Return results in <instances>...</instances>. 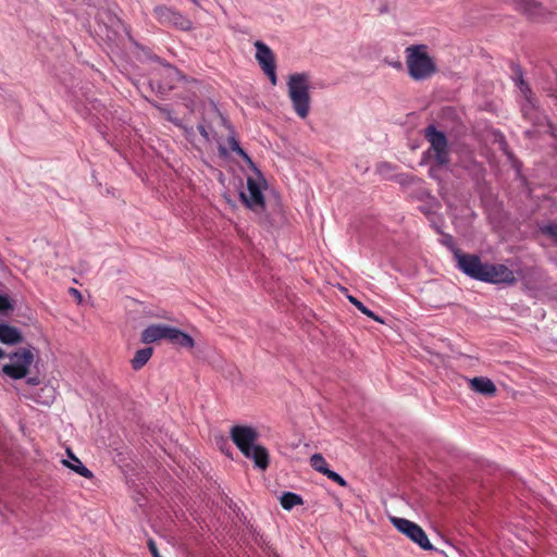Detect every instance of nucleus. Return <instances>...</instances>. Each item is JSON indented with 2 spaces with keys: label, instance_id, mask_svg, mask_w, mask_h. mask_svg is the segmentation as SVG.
<instances>
[{
  "label": "nucleus",
  "instance_id": "f257e3e1",
  "mask_svg": "<svg viewBox=\"0 0 557 557\" xmlns=\"http://www.w3.org/2000/svg\"><path fill=\"white\" fill-rule=\"evenodd\" d=\"M458 269L471 278L492 284H513L516 276L512 270L505 264L482 262L478 255L466 253L459 249L454 250Z\"/></svg>",
  "mask_w": 557,
  "mask_h": 557
},
{
  "label": "nucleus",
  "instance_id": "f03ea898",
  "mask_svg": "<svg viewBox=\"0 0 557 557\" xmlns=\"http://www.w3.org/2000/svg\"><path fill=\"white\" fill-rule=\"evenodd\" d=\"M309 88V75L307 73H295L288 76V97L294 111L300 119H306L310 112L311 97Z\"/></svg>",
  "mask_w": 557,
  "mask_h": 557
},
{
  "label": "nucleus",
  "instance_id": "7ed1b4c3",
  "mask_svg": "<svg viewBox=\"0 0 557 557\" xmlns=\"http://www.w3.org/2000/svg\"><path fill=\"white\" fill-rule=\"evenodd\" d=\"M406 52L408 73L414 81L426 79L436 72V65L426 53L424 46H410Z\"/></svg>",
  "mask_w": 557,
  "mask_h": 557
},
{
  "label": "nucleus",
  "instance_id": "20e7f679",
  "mask_svg": "<svg viewBox=\"0 0 557 557\" xmlns=\"http://www.w3.org/2000/svg\"><path fill=\"white\" fill-rule=\"evenodd\" d=\"M424 137L430 144L425 154L433 158L437 166L447 165L450 158L446 135L438 131L434 125H429L424 129Z\"/></svg>",
  "mask_w": 557,
  "mask_h": 557
},
{
  "label": "nucleus",
  "instance_id": "39448f33",
  "mask_svg": "<svg viewBox=\"0 0 557 557\" xmlns=\"http://www.w3.org/2000/svg\"><path fill=\"white\" fill-rule=\"evenodd\" d=\"M391 521L399 532L409 537L413 543L418 544L422 549H433L426 533L420 525L405 518L393 517Z\"/></svg>",
  "mask_w": 557,
  "mask_h": 557
},
{
  "label": "nucleus",
  "instance_id": "423d86ee",
  "mask_svg": "<svg viewBox=\"0 0 557 557\" xmlns=\"http://www.w3.org/2000/svg\"><path fill=\"white\" fill-rule=\"evenodd\" d=\"M33 360V352L29 349H22L10 356V363L4 364L2 371L13 379H22L27 374Z\"/></svg>",
  "mask_w": 557,
  "mask_h": 557
},
{
  "label": "nucleus",
  "instance_id": "0eeeda50",
  "mask_svg": "<svg viewBox=\"0 0 557 557\" xmlns=\"http://www.w3.org/2000/svg\"><path fill=\"white\" fill-rule=\"evenodd\" d=\"M153 14L158 22L163 25L173 26L181 30L193 28V23L188 17L169 7L158 5L153 9Z\"/></svg>",
  "mask_w": 557,
  "mask_h": 557
},
{
  "label": "nucleus",
  "instance_id": "6e6552de",
  "mask_svg": "<svg viewBox=\"0 0 557 557\" xmlns=\"http://www.w3.org/2000/svg\"><path fill=\"white\" fill-rule=\"evenodd\" d=\"M230 436L236 447L244 456H249V448H252L259 437L257 430L249 425H234Z\"/></svg>",
  "mask_w": 557,
  "mask_h": 557
},
{
  "label": "nucleus",
  "instance_id": "1a4fd4ad",
  "mask_svg": "<svg viewBox=\"0 0 557 557\" xmlns=\"http://www.w3.org/2000/svg\"><path fill=\"white\" fill-rule=\"evenodd\" d=\"M257 49L256 59L263 70L264 74L269 77L272 85H276L277 77L275 73V57L272 50L262 41H256Z\"/></svg>",
  "mask_w": 557,
  "mask_h": 557
},
{
  "label": "nucleus",
  "instance_id": "9d476101",
  "mask_svg": "<svg viewBox=\"0 0 557 557\" xmlns=\"http://www.w3.org/2000/svg\"><path fill=\"white\" fill-rule=\"evenodd\" d=\"M517 85L525 97V103L522 106L523 116L535 125H542L547 121V117L539 112L533 101L531 89L521 76L519 77Z\"/></svg>",
  "mask_w": 557,
  "mask_h": 557
},
{
  "label": "nucleus",
  "instance_id": "9b49d317",
  "mask_svg": "<svg viewBox=\"0 0 557 557\" xmlns=\"http://www.w3.org/2000/svg\"><path fill=\"white\" fill-rule=\"evenodd\" d=\"M240 198L248 208L255 211L264 208V197L260 185L252 177L247 178V193H240Z\"/></svg>",
  "mask_w": 557,
  "mask_h": 557
},
{
  "label": "nucleus",
  "instance_id": "f8f14e48",
  "mask_svg": "<svg viewBox=\"0 0 557 557\" xmlns=\"http://www.w3.org/2000/svg\"><path fill=\"white\" fill-rule=\"evenodd\" d=\"M169 325L151 324L141 332V342L151 344L160 339H168Z\"/></svg>",
  "mask_w": 557,
  "mask_h": 557
},
{
  "label": "nucleus",
  "instance_id": "ddd939ff",
  "mask_svg": "<svg viewBox=\"0 0 557 557\" xmlns=\"http://www.w3.org/2000/svg\"><path fill=\"white\" fill-rule=\"evenodd\" d=\"M168 332V341L171 344L183 348H193L195 346V341L187 333L172 326H170Z\"/></svg>",
  "mask_w": 557,
  "mask_h": 557
},
{
  "label": "nucleus",
  "instance_id": "4468645a",
  "mask_svg": "<svg viewBox=\"0 0 557 557\" xmlns=\"http://www.w3.org/2000/svg\"><path fill=\"white\" fill-rule=\"evenodd\" d=\"M245 457L252 459L255 466L261 470H265L269 467L268 449L261 445H255L252 448H249V456Z\"/></svg>",
  "mask_w": 557,
  "mask_h": 557
},
{
  "label": "nucleus",
  "instance_id": "2eb2a0df",
  "mask_svg": "<svg viewBox=\"0 0 557 557\" xmlns=\"http://www.w3.org/2000/svg\"><path fill=\"white\" fill-rule=\"evenodd\" d=\"M23 339L18 329L7 323H0V342L8 345L21 343Z\"/></svg>",
  "mask_w": 557,
  "mask_h": 557
},
{
  "label": "nucleus",
  "instance_id": "dca6fc26",
  "mask_svg": "<svg viewBox=\"0 0 557 557\" xmlns=\"http://www.w3.org/2000/svg\"><path fill=\"white\" fill-rule=\"evenodd\" d=\"M470 387L480 394L493 396L496 393L495 384L487 377L476 376L470 381Z\"/></svg>",
  "mask_w": 557,
  "mask_h": 557
},
{
  "label": "nucleus",
  "instance_id": "f3484780",
  "mask_svg": "<svg viewBox=\"0 0 557 557\" xmlns=\"http://www.w3.org/2000/svg\"><path fill=\"white\" fill-rule=\"evenodd\" d=\"M519 10L525 13L531 18H539L543 16L544 9L541 3L535 0H518Z\"/></svg>",
  "mask_w": 557,
  "mask_h": 557
},
{
  "label": "nucleus",
  "instance_id": "a211bd4d",
  "mask_svg": "<svg viewBox=\"0 0 557 557\" xmlns=\"http://www.w3.org/2000/svg\"><path fill=\"white\" fill-rule=\"evenodd\" d=\"M152 354H153V349L151 347L138 349L135 352V356L133 357V359L131 360L132 368L134 370L141 369L149 361Z\"/></svg>",
  "mask_w": 557,
  "mask_h": 557
},
{
  "label": "nucleus",
  "instance_id": "6ab92c4d",
  "mask_svg": "<svg viewBox=\"0 0 557 557\" xmlns=\"http://www.w3.org/2000/svg\"><path fill=\"white\" fill-rule=\"evenodd\" d=\"M302 503L301 496L292 492H285L281 496V506L286 510H290L297 505H302Z\"/></svg>",
  "mask_w": 557,
  "mask_h": 557
},
{
  "label": "nucleus",
  "instance_id": "aec40b11",
  "mask_svg": "<svg viewBox=\"0 0 557 557\" xmlns=\"http://www.w3.org/2000/svg\"><path fill=\"white\" fill-rule=\"evenodd\" d=\"M310 466L318 472L326 474L330 471L329 465L321 454H314L310 458Z\"/></svg>",
  "mask_w": 557,
  "mask_h": 557
},
{
  "label": "nucleus",
  "instance_id": "412c9836",
  "mask_svg": "<svg viewBox=\"0 0 557 557\" xmlns=\"http://www.w3.org/2000/svg\"><path fill=\"white\" fill-rule=\"evenodd\" d=\"M72 471L81 474L84 478L94 479L92 472L87 469L83 462L72 453Z\"/></svg>",
  "mask_w": 557,
  "mask_h": 557
},
{
  "label": "nucleus",
  "instance_id": "4be33fe9",
  "mask_svg": "<svg viewBox=\"0 0 557 557\" xmlns=\"http://www.w3.org/2000/svg\"><path fill=\"white\" fill-rule=\"evenodd\" d=\"M227 143L232 151L242 157L246 162L251 163L250 157L243 150V148L239 146L238 140L235 137H230Z\"/></svg>",
  "mask_w": 557,
  "mask_h": 557
},
{
  "label": "nucleus",
  "instance_id": "5701e85b",
  "mask_svg": "<svg viewBox=\"0 0 557 557\" xmlns=\"http://www.w3.org/2000/svg\"><path fill=\"white\" fill-rule=\"evenodd\" d=\"M349 301L359 310L361 311L363 314H366L367 317L375 320V321H379V322H382L381 319H379L377 315L374 314L373 311H371L370 309H368L361 301H359L357 298L352 297V296H349Z\"/></svg>",
  "mask_w": 557,
  "mask_h": 557
},
{
  "label": "nucleus",
  "instance_id": "b1692460",
  "mask_svg": "<svg viewBox=\"0 0 557 557\" xmlns=\"http://www.w3.org/2000/svg\"><path fill=\"white\" fill-rule=\"evenodd\" d=\"M330 480H332L333 482H336L338 485L341 486H347V482L345 479H343L338 473L330 470L329 472H326L325 474Z\"/></svg>",
  "mask_w": 557,
  "mask_h": 557
},
{
  "label": "nucleus",
  "instance_id": "393cba45",
  "mask_svg": "<svg viewBox=\"0 0 557 557\" xmlns=\"http://www.w3.org/2000/svg\"><path fill=\"white\" fill-rule=\"evenodd\" d=\"M12 309V304L8 296L0 295V312H7Z\"/></svg>",
  "mask_w": 557,
  "mask_h": 557
},
{
  "label": "nucleus",
  "instance_id": "a878e982",
  "mask_svg": "<svg viewBox=\"0 0 557 557\" xmlns=\"http://www.w3.org/2000/svg\"><path fill=\"white\" fill-rule=\"evenodd\" d=\"M543 233L552 236L557 242V224H548L543 227Z\"/></svg>",
  "mask_w": 557,
  "mask_h": 557
},
{
  "label": "nucleus",
  "instance_id": "bb28decb",
  "mask_svg": "<svg viewBox=\"0 0 557 557\" xmlns=\"http://www.w3.org/2000/svg\"><path fill=\"white\" fill-rule=\"evenodd\" d=\"M147 545L153 557H162L158 550L156 542L152 539L148 540Z\"/></svg>",
  "mask_w": 557,
  "mask_h": 557
},
{
  "label": "nucleus",
  "instance_id": "cd10ccee",
  "mask_svg": "<svg viewBox=\"0 0 557 557\" xmlns=\"http://www.w3.org/2000/svg\"><path fill=\"white\" fill-rule=\"evenodd\" d=\"M198 131L201 134V136L203 137L205 141L208 143L210 140V133H209V129L207 128V126L201 123L198 125Z\"/></svg>",
  "mask_w": 557,
  "mask_h": 557
},
{
  "label": "nucleus",
  "instance_id": "c85d7f7f",
  "mask_svg": "<svg viewBox=\"0 0 557 557\" xmlns=\"http://www.w3.org/2000/svg\"><path fill=\"white\" fill-rule=\"evenodd\" d=\"M72 299H74L77 304H83L84 298L79 290L72 287Z\"/></svg>",
  "mask_w": 557,
  "mask_h": 557
},
{
  "label": "nucleus",
  "instance_id": "c756f323",
  "mask_svg": "<svg viewBox=\"0 0 557 557\" xmlns=\"http://www.w3.org/2000/svg\"><path fill=\"white\" fill-rule=\"evenodd\" d=\"M165 73L171 78H175L180 75V73L174 67H171V66L165 69Z\"/></svg>",
  "mask_w": 557,
  "mask_h": 557
},
{
  "label": "nucleus",
  "instance_id": "7c9ffc66",
  "mask_svg": "<svg viewBox=\"0 0 557 557\" xmlns=\"http://www.w3.org/2000/svg\"><path fill=\"white\" fill-rule=\"evenodd\" d=\"M64 448H65V453H66L67 458L62 459V463L66 468H70V446H65Z\"/></svg>",
  "mask_w": 557,
  "mask_h": 557
},
{
  "label": "nucleus",
  "instance_id": "2f4dec72",
  "mask_svg": "<svg viewBox=\"0 0 557 557\" xmlns=\"http://www.w3.org/2000/svg\"><path fill=\"white\" fill-rule=\"evenodd\" d=\"M28 383L36 385V384H38V381H37V379L32 377V379H28Z\"/></svg>",
  "mask_w": 557,
  "mask_h": 557
},
{
  "label": "nucleus",
  "instance_id": "473e14b6",
  "mask_svg": "<svg viewBox=\"0 0 557 557\" xmlns=\"http://www.w3.org/2000/svg\"><path fill=\"white\" fill-rule=\"evenodd\" d=\"M453 242V237L451 236H448L447 240H446V244L448 245L449 243Z\"/></svg>",
  "mask_w": 557,
  "mask_h": 557
},
{
  "label": "nucleus",
  "instance_id": "72a5a7b5",
  "mask_svg": "<svg viewBox=\"0 0 557 557\" xmlns=\"http://www.w3.org/2000/svg\"><path fill=\"white\" fill-rule=\"evenodd\" d=\"M3 356V351L0 349V358Z\"/></svg>",
  "mask_w": 557,
  "mask_h": 557
},
{
  "label": "nucleus",
  "instance_id": "f704fd0d",
  "mask_svg": "<svg viewBox=\"0 0 557 557\" xmlns=\"http://www.w3.org/2000/svg\"><path fill=\"white\" fill-rule=\"evenodd\" d=\"M191 2L196 3L197 4V0H191Z\"/></svg>",
  "mask_w": 557,
  "mask_h": 557
}]
</instances>
